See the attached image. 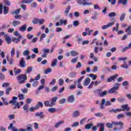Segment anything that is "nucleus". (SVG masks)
<instances>
[{
  "mask_svg": "<svg viewBox=\"0 0 131 131\" xmlns=\"http://www.w3.org/2000/svg\"><path fill=\"white\" fill-rule=\"evenodd\" d=\"M46 36H47V34H46L45 33L42 34L40 37V40H39L40 42H41V41H42V39H43V38H45V37H46Z\"/></svg>",
  "mask_w": 131,
  "mask_h": 131,
  "instance_id": "nucleus-46",
  "label": "nucleus"
},
{
  "mask_svg": "<svg viewBox=\"0 0 131 131\" xmlns=\"http://www.w3.org/2000/svg\"><path fill=\"white\" fill-rule=\"evenodd\" d=\"M48 111L50 113H55L57 112V110H56V108H55L54 107H52V108H49L48 109Z\"/></svg>",
  "mask_w": 131,
  "mask_h": 131,
  "instance_id": "nucleus-34",
  "label": "nucleus"
},
{
  "mask_svg": "<svg viewBox=\"0 0 131 131\" xmlns=\"http://www.w3.org/2000/svg\"><path fill=\"white\" fill-rule=\"evenodd\" d=\"M11 91H12V88L10 87L7 88L6 90V95H10V92H11Z\"/></svg>",
  "mask_w": 131,
  "mask_h": 131,
  "instance_id": "nucleus-47",
  "label": "nucleus"
},
{
  "mask_svg": "<svg viewBox=\"0 0 131 131\" xmlns=\"http://www.w3.org/2000/svg\"><path fill=\"white\" fill-rule=\"evenodd\" d=\"M58 98L57 97H53L51 99V106L53 107V106H55L56 105V102H57V100H58Z\"/></svg>",
  "mask_w": 131,
  "mask_h": 131,
  "instance_id": "nucleus-12",
  "label": "nucleus"
},
{
  "mask_svg": "<svg viewBox=\"0 0 131 131\" xmlns=\"http://www.w3.org/2000/svg\"><path fill=\"white\" fill-rule=\"evenodd\" d=\"M67 25V20H63V19H60V26H62V25Z\"/></svg>",
  "mask_w": 131,
  "mask_h": 131,
  "instance_id": "nucleus-30",
  "label": "nucleus"
},
{
  "mask_svg": "<svg viewBox=\"0 0 131 131\" xmlns=\"http://www.w3.org/2000/svg\"><path fill=\"white\" fill-rule=\"evenodd\" d=\"M124 114H119L117 116V118L118 119H120V118H124Z\"/></svg>",
  "mask_w": 131,
  "mask_h": 131,
  "instance_id": "nucleus-58",
  "label": "nucleus"
},
{
  "mask_svg": "<svg viewBox=\"0 0 131 131\" xmlns=\"http://www.w3.org/2000/svg\"><path fill=\"white\" fill-rule=\"evenodd\" d=\"M121 67L125 69H128V64L126 63V61H123V64L121 65Z\"/></svg>",
  "mask_w": 131,
  "mask_h": 131,
  "instance_id": "nucleus-26",
  "label": "nucleus"
},
{
  "mask_svg": "<svg viewBox=\"0 0 131 131\" xmlns=\"http://www.w3.org/2000/svg\"><path fill=\"white\" fill-rule=\"evenodd\" d=\"M113 125H115V126L119 125V126H120V128L115 127L114 130L116 131L121 130V129H124V127H123L124 126V123L121 121L112 122V123L107 122L106 123V126L108 128H112V127H113Z\"/></svg>",
  "mask_w": 131,
  "mask_h": 131,
  "instance_id": "nucleus-1",
  "label": "nucleus"
},
{
  "mask_svg": "<svg viewBox=\"0 0 131 131\" xmlns=\"http://www.w3.org/2000/svg\"><path fill=\"white\" fill-rule=\"evenodd\" d=\"M3 13L4 15H6V14H8L9 13V8L7 7L6 6H4L3 7Z\"/></svg>",
  "mask_w": 131,
  "mask_h": 131,
  "instance_id": "nucleus-28",
  "label": "nucleus"
},
{
  "mask_svg": "<svg viewBox=\"0 0 131 131\" xmlns=\"http://www.w3.org/2000/svg\"><path fill=\"white\" fill-rule=\"evenodd\" d=\"M10 55L11 57H14L15 55V48H12L11 51L10 52Z\"/></svg>",
  "mask_w": 131,
  "mask_h": 131,
  "instance_id": "nucleus-51",
  "label": "nucleus"
},
{
  "mask_svg": "<svg viewBox=\"0 0 131 131\" xmlns=\"http://www.w3.org/2000/svg\"><path fill=\"white\" fill-rule=\"evenodd\" d=\"M76 72H71L69 74V77H70V78H75L76 76Z\"/></svg>",
  "mask_w": 131,
  "mask_h": 131,
  "instance_id": "nucleus-21",
  "label": "nucleus"
},
{
  "mask_svg": "<svg viewBox=\"0 0 131 131\" xmlns=\"http://www.w3.org/2000/svg\"><path fill=\"white\" fill-rule=\"evenodd\" d=\"M32 69H33V67H28L27 71H26V73H30V72L32 71Z\"/></svg>",
  "mask_w": 131,
  "mask_h": 131,
  "instance_id": "nucleus-41",
  "label": "nucleus"
},
{
  "mask_svg": "<svg viewBox=\"0 0 131 131\" xmlns=\"http://www.w3.org/2000/svg\"><path fill=\"white\" fill-rule=\"evenodd\" d=\"M33 2V0H23L21 4H31Z\"/></svg>",
  "mask_w": 131,
  "mask_h": 131,
  "instance_id": "nucleus-32",
  "label": "nucleus"
},
{
  "mask_svg": "<svg viewBox=\"0 0 131 131\" xmlns=\"http://www.w3.org/2000/svg\"><path fill=\"white\" fill-rule=\"evenodd\" d=\"M39 21V18H34L32 21L33 24H38Z\"/></svg>",
  "mask_w": 131,
  "mask_h": 131,
  "instance_id": "nucleus-39",
  "label": "nucleus"
},
{
  "mask_svg": "<svg viewBox=\"0 0 131 131\" xmlns=\"http://www.w3.org/2000/svg\"><path fill=\"white\" fill-rule=\"evenodd\" d=\"M21 38H22V36L19 35V37H18L17 38H14L12 39V41H13L14 42H15L16 43H18V42H19L20 39H21Z\"/></svg>",
  "mask_w": 131,
  "mask_h": 131,
  "instance_id": "nucleus-20",
  "label": "nucleus"
},
{
  "mask_svg": "<svg viewBox=\"0 0 131 131\" xmlns=\"http://www.w3.org/2000/svg\"><path fill=\"white\" fill-rule=\"evenodd\" d=\"M57 62H58V60L57 59H54L52 61V62L51 64L52 67H55V66H56V65H57Z\"/></svg>",
  "mask_w": 131,
  "mask_h": 131,
  "instance_id": "nucleus-36",
  "label": "nucleus"
},
{
  "mask_svg": "<svg viewBox=\"0 0 131 131\" xmlns=\"http://www.w3.org/2000/svg\"><path fill=\"white\" fill-rule=\"evenodd\" d=\"M21 24V21L19 20H14L12 22V25L14 27H16V26H18V25H20Z\"/></svg>",
  "mask_w": 131,
  "mask_h": 131,
  "instance_id": "nucleus-17",
  "label": "nucleus"
},
{
  "mask_svg": "<svg viewBox=\"0 0 131 131\" xmlns=\"http://www.w3.org/2000/svg\"><path fill=\"white\" fill-rule=\"evenodd\" d=\"M18 98L20 101H22V100H24V95L22 94H19L18 95Z\"/></svg>",
  "mask_w": 131,
  "mask_h": 131,
  "instance_id": "nucleus-43",
  "label": "nucleus"
},
{
  "mask_svg": "<svg viewBox=\"0 0 131 131\" xmlns=\"http://www.w3.org/2000/svg\"><path fill=\"white\" fill-rule=\"evenodd\" d=\"M14 18L16 20H20V19H22V15H15Z\"/></svg>",
  "mask_w": 131,
  "mask_h": 131,
  "instance_id": "nucleus-50",
  "label": "nucleus"
},
{
  "mask_svg": "<svg viewBox=\"0 0 131 131\" xmlns=\"http://www.w3.org/2000/svg\"><path fill=\"white\" fill-rule=\"evenodd\" d=\"M128 2V0H119L118 4H122V5H123V6H125L127 5Z\"/></svg>",
  "mask_w": 131,
  "mask_h": 131,
  "instance_id": "nucleus-22",
  "label": "nucleus"
},
{
  "mask_svg": "<svg viewBox=\"0 0 131 131\" xmlns=\"http://www.w3.org/2000/svg\"><path fill=\"white\" fill-rule=\"evenodd\" d=\"M129 111L130 110V107L128 106V104H124L121 106V109L117 108L116 110L112 109L110 111V112H114V113H116V112H121V111Z\"/></svg>",
  "mask_w": 131,
  "mask_h": 131,
  "instance_id": "nucleus-2",
  "label": "nucleus"
},
{
  "mask_svg": "<svg viewBox=\"0 0 131 131\" xmlns=\"http://www.w3.org/2000/svg\"><path fill=\"white\" fill-rule=\"evenodd\" d=\"M35 106H36L37 110L39 109V108H42L43 107V103L41 102H38Z\"/></svg>",
  "mask_w": 131,
  "mask_h": 131,
  "instance_id": "nucleus-19",
  "label": "nucleus"
},
{
  "mask_svg": "<svg viewBox=\"0 0 131 131\" xmlns=\"http://www.w3.org/2000/svg\"><path fill=\"white\" fill-rule=\"evenodd\" d=\"M73 25L75 27L78 26L79 25V22L78 20H76L73 22Z\"/></svg>",
  "mask_w": 131,
  "mask_h": 131,
  "instance_id": "nucleus-62",
  "label": "nucleus"
},
{
  "mask_svg": "<svg viewBox=\"0 0 131 131\" xmlns=\"http://www.w3.org/2000/svg\"><path fill=\"white\" fill-rule=\"evenodd\" d=\"M102 91L101 89H97L96 90L97 93H99L100 97H104V96L107 95V91H104L103 92H100Z\"/></svg>",
  "mask_w": 131,
  "mask_h": 131,
  "instance_id": "nucleus-10",
  "label": "nucleus"
},
{
  "mask_svg": "<svg viewBox=\"0 0 131 131\" xmlns=\"http://www.w3.org/2000/svg\"><path fill=\"white\" fill-rule=\"evenodd\" d=\"M116 16V13L115 12H111L108 14V17H115Z\"/></svg>",
  "mask_w": 131,
  "mask_h": 131,
  "instance_id": "nucleus-55",
  "label": "nucleus"
},
{
  "mask_svg": "<svg viewBox=\"0 0 131 131\" xmlns=\"http://www.w3.org/2000/svg\"><path fill=\"white\" fill-rule=\"evenodd\" d=\"M80 114V113L78 111H76L73 112V117H77Z\"/></svg>",
  "mask_w": 131,
  "mask_h": 131,
  "instance_id": "nucleus-38",
  "label": "nucleus"
},
{
  "mask_svg": "<svg viewBox=\"0 0 131 131\" xmlns=\"http://www.w3.org/2000/svg\"><path fill=\"white\" fill-rule=\"evenodd\" d=\"M16 100H18V97L16 96H13L12 97V100L9 101V104H12V105H15V106L13 107V109H20L21 105L18 102H16Z\"/></svg>",
  "mask_w": 131,
  "mask_h": 131,
  "instance_id": "nucleus-4",
  "label": "nucleus"
},
{
  "mask_svg": "<svg viewBox=\"0 0 131 131\" xmlns=\"http://www.w3.org/2000/svg\"><path fill=\"white\" fill-rule=\"evenodd\" d=\"M89 76L90 77H92L93 80H96V79H97V76L96 75H95L94 74H90L89 75Z\"/></svg>",
  "mask_w": 131,
  "mask_h": 131,
  "instance_id": "nucleus-40",
  "label": "nucleus"
},
{
  "mask_svg": "<svg viewBox=\"0 0 131 131\" xmlns=\"http://www.w3.org/2000/svg\"><path fill=\"white\" fill-rule=\"evenodd\" d=\"M38 84V81H36L33 82L32 85V86H33V88H35V86H37Z\"/></svg>",
  "mask_w": 131,
  "mask_h": 131,
  "instance_id": "nucleus-61",
  "label": "nucleus"
},
{
  "mask_svg": "<svg viewBox=\"0 0 131 131\" xmlns=\"http://www.w3.org/2000/svg\"><path fill=\"white\" fill-rule=\"evenodd\" d=\"M45 107H52L51 103L50 104V101L47 100L44 102Z\"/></svg>",
  "mask_w": 131,
  "mask_h": 131,
  "instance_id": "nucleus-31",
  "label": "nucleus"
},
{
  "mask_svg": "<svg viewBox=\"0 0 131 131\" xmlns=\"http://www.w3.org/2000/svg\"><path fill=\"white\" fill-rule=\"evenodd\" d=\"M5 39L6 41L7 42L8 45H10L11 43V41H12V40L11 39V37L9 36L8 34H5Z\"/></svg>",
  "mask_w": 131,
  "mask_h": 131,
  "instance_id": "nucleus-14",
  "label": "nucleus"
},
{
  "mask_svg": "<svg viewBox=\"0 0 131 131\" xmlns=\"http://www.w3.org/2000/svg\"><path fill=\"white\" fill-rule=\"evenodd\" d=\"M70 55L72 57H75V56H78V52H77L74 50H72L70 52Z\"/></svg>",
  "mask_w": 131,
  "mask_h": 131,
  "instance_id": "nucleus-25",
  "label": "nucleus"
},
{
  "mask_svg": "<svg viewBox=\"0 0 131 131\" xmlns=\"http://www.w3.org/2000/svg\"><path fill=\"white\" fill-rule=\"evenodd\" d=\"M77 60H78V57H76L73 58L71 60V63H73V64H75V63L76 62H77Z\"/></svg>",
  "mask_w": 131,
  "mask_h": 131,
  "instance_id": "nucleus-44",
  "label": "nucleus"
},
{
  "mask_svg": "<svg viewBox=\"0 0 131 131\" xmlns=\"http://www.w3.org/2000/svg\"><path fill=\"white\" fill-rule=\"evenodd\" d=\"M66 102V98H62L59 100V104H64Z\"/></svg>",
  "mask_w": 131,
  "mask_h": 131,
  "instance_id": "nucleus-57",
  "label": "nucleus"
},
{
  "mask_svg": "<svg viewBox=\"0 0 131 131\" xmlns=\"http://www.w3.org/2000/svg\"><path fill=\"white\" fill-rule=\"evenodd\" d=\"M69 89L70 90H74L76 89V85L75 84L71 85L69 86Z\"/></svg>",
  "mask_w": 131,
  "mask_h": 131,
  "instance_id": "nucleus-53",
  "label": "nucleus"
},
{
  "mask_svg": "<svg viewBox=\"0 0 131 131\" xmlns=\"http://www.w3.org/2000/svg\"><path fill=\"white\" fill-rule=\"evenodd\" d=\"M6 59L9 65H14V58H13V57H9V56H7Z\"/></svg>",
  "mask_w": 131,
  "mask_h": 131,
  "instance_id": "nucleus-11",
  "label": "nucleus"
},
{
  "mask_svg": "<svg viewBox=\"0 0 131 131\" xmlns=\"http://www.w3.org/2000/svg\"><path fill=\"white\" fill-rule=\"evenodd\" d=\"M127 50H129V48L128 47V46H127V47H125V48H124L122 50L121 52H122V53H125V52H126V51H127Z\"/></svg>",
  "mask_w": 131,
  "mask_h": 131,
  "instance_id": "nucleus-63",
  "label": "nucleus"
},
{
  "mask_svg": "<svg viewBox=\"0 0 131 131\" xmlns=\"http://www.w3.org/2000/svg\"><path fill=\"white\" fill-rule=\"evenodd\" d=\"M125 99L122 97H118L117 98L118 102L119 103H123V102H124Z\"/></svg>",
  "mask_w": 131,
  "mask_h": 131,
  "instance_id": "nucleus-45",
  "label": "nucleus"
},
{
  "mask_svg": "<svg viewBox=\"0 0 131 131\" xmlns=\"http://www.w3.org/2000/svg\"><path fill=\"white\" fill-rule=\"evenodd\" d=\"M39 79H40V74H38L35 79L31 78L30 80V82H32L35 80H39Z\"/></svg>",
  "mask_w": 131,
  "mask_h": 131,
  "instance_id": "nucleus-23",
  "label": "nucleus"
},
{
  "mask_svg": "<svg viewBox=\"0 0 131 131\" xmlns=\"http://www.w3.org/2000/svg\"><path fill=\"white\" fill-rule=\"evenodd\" d=\"M125 13H122L121 14V15L120 17V21H123V20H124L125 18Z\"/></svg>",
  "mask_w": 131,
  "mask_h": 131,
  "instance_id": "nucleus-42",
  "label": "nucleus"
},
{
  "mask_svg": "<svg viewBox=\"0 0 131 131\" xmlns=\"http://www.w3.org/2000/svg\"><path fill=\"white\" fill-rule=\"evenodd\" d=\"M64 84V79L62 78H60L59 79V85H63Z\"/></svg>",
  "mask_w": 131,
  "mask_h": 131,
  "instance_id": "nucleus-52",
  "label": "nucleus"
},
{
  "mask_svg": "<svg viewBox=\"0 0 131 131\" xmlns=\"http://www.w3.org/2000/svg\"><path fill=\"white\" fill-rule=\"evenodd\" d=\"M86 120V118H84L81 119V120L80 121V125H82L84 122H85V121Z\"/></svg>",
  "mask_w": 131,
  "mask_h": 131,
  "instance_id": "nucleus-56",
  "label": "nucleus"
},
{
  "mask_svg": "<svg viewBox=\"0 0 131 131\" xmlns=\"http://www.w3.org/2000/svg\"><path fill=\"white\" fill-rule=\"evenodd\" d=\"M52 72V69L49 68L44 71L45 74H49Z\"/></svg>",
  "mask_w": 131,
  "mask_h": 131,
  "instance_id": "nucleus-48",
  "label": "nucleus"
},
{
  "mask_svg": "<svg viewBox=\"0 0 131 131\" xmlns=\"http://www.w3.org/2000/svg\"><path fill=\"white\" fill-rule=\"evenodd\" d=\"M118 77V74H115L113 76H111L109 78H108L106 80L107 82H112V81H115V79Z\"/></svg>",
  "mask_w": 131,
  "mask_h": 131,
  "instance_id": "nucleus-6",
  "label": "nucleus"
},
{
  "mask_svg": "<svg viewBox=\"0 0 131 131\" xmlns=\"http://www.w3.org/2000/svg\"><path fill=\"white\" fill-rule=\"evenodd\" d=\"M29 110L31 111V112H34V111L37 110V108H36V107L35 105L34 107H30Z\"/></svg>",
  "mask_w": 131,
  "mask_h": 131,
  "instance_id": "nucleus-54",
  "label": "nucleus"
},
{
  "mask_svg": "<svg viewBox=\"0 0 131 131\" xmlns=\"http://www.w3.org/2000/svg\"><path fill=\"white\" fill-rule=\"evenodd\" d=\"M115 22L113 21L112 23H109L106 25H103L102 26L101 28L103 30H105V29H107V28H109V27H111L112 26H113V25L115 24Z\"/></svg>",
  "mask_w": 131,
  "mask_h": 131,
  "instance_id": "nucleus-7",
  "label": "nucleus"
},
{
  "mask_svg": "<svg viewBox=\"0 0 131 131\" xmlns=\"http://www.w3.org/2000/svg\"><path fill=\"white\" fill-rule=\"evenodd\" d=\"M125 32L127 33V35H131V27H128V28H127L125 30Z\"/></svg>",
  "mask_w": 131,
  "mask_h": 131,
  "instance_id": "nucleus-29",
  "label": "nucleus"
},
{
  "mask_svg": "<svg viewBox=\"0 0 131 131\" xmlns=\"http://www.w3.org/2000/svg\"><path fill=\"white\" fill-rule=\"evenodd\" d=\"M75 100V98L73 95L70 96L68 98V101L69 102V103H73Z\"/></svg>",
  "mask_w": 131,
  "mask_h": 131,
  "instance_id": "nucleus-16",
  "label": "nucleus"
},
{
  "mask_svg": "<svg viewBox=\"0 0 131 131\" xmlns=\"http://www.w3.org/2000/svg\"><path fill=\"white\" fill-rule=\"evenodd\" d=\"M115 84L116 86L111 88L107 91V94H114V93L116 92V91H118V90H119V83H116Z\"/></svg>",
  "mask_w": 131,
  "mask_h": 131,
  "instance_id": "nucleus-5",
  "label": "nucleus"
},
{
  "mask_svg": "<svg viewBox=\"0 0 131 131\" xmlns=\"http://www.w3.org/2000/svg\"><path fill=\"white\" fill-rule=\"evenodd\" d=\"M97 127H99V131H105V124L103 123H99L97 124Z\"/></svg>",
  "mask_w": 131,
  "mask_h": 131,
  "instance_id": "nucleus-9",
  "label": "nucleus"
},
{
  "mask_svg": "<svg viewBox=\"0 0 131 131\" xmlns=\"http://www.w3.org/2000/svg\"><path fill=\"white\" fill-rule=\"evenodd\" d=\"M5 75L2 73H0V79L1 80H5Z\"/></svg>",
  "mask_w": 131,
  "mask_h": 131,
  "instance_id": "nucleus-60",
  "label": "nucleus"
},
{
  "mask_svg": "<svg viewBox=\"0 0 131 131\" xmlns=\"http://www.w3.org/2000/svg\"><path fill=\"white\" fill-rule=\"evenodd\" d=\"M35 116H36V117H38V116H39L40 118H43V112H41L40 113H36L35 114Z\"/></svg>",
  "mask_w": 131,
  "mask_h": 131,
  "instance_id": "nucleus-24",
  "label": "nucleus"
},
{
  "mask_svg": "<svg viewBox=\"0 0 131 131\" xmlns=\"http://www.w3.org/2000/svg\"><path fill=\"white\" fill-rule=\"evenodd\" d=\"M29 107V105L28 104H25L23 108L24 109V111H26V113H28V108Z\"/></svg>",
  "mask_w": 131,
  "mask_h": 131,
  "instance_id": "nucleus-27",
  "label": "nucleus"
},
{
  "mask_svg": "<svg viewBox=\"0 0 131 131\" xmlns=\"http://www.w3.org/2000/svg\"><path fill=\"white\" fill-rule=\"evenodd\" d=\"M27 29V24H25L22 26L19 27L20 31H25Z\"/></svg>",
  "mask_w": 131,
  "mask_h": 131,
  "instance_id": "nucleus-18",
  "label": "nucleus"
},
{
  "mask_svg": "<svg viewBox=\"0 0 131 131\" xmlns=\"http://www.w3.org/2000/svg\"><path fill=\"white\" fill-rule=\"evenodd\" d=\"M63 123H64V121H60L55 124V127H56V128H57L59 127V126H60V125H61V124H63Z\"/></svg>",
  "mask_w": 131,
  "mask_h": 131,
  "instance_id": "nucleus-35",
  "label": "nucleus"
},
{
  "mask_svg": "<svg viewBox=\"0 0 131 131\" xmlns=\"http://www.w3.org/2000/svg\"><path fill=\"white\" fill-rule=\"evenodd\" d=\"M86 2H89V0H77V3L80 5V6H81V5H82L83 6H86L88 5H90V4Z\"/></svg>",
  "mask_w": 131,
  "mask_h": 131,
  "instance_id": "nucleus-8",
  "label": "nucleus"
},
{
  "mask_svg": "<svg viewBox=\"0 0 131 131\" xmlns=\"http://www.w3.org/2000/svg\"><path fill=\"white\" fill-rule=\"evenodd\" d=\"M19 65L21 68H25L26 66V63H25V61L24 60V58L22 57L20 59V61L19 62Z\"/></svg>",
  "mask_w": 131,
  "mask_h": 131,
  "instance_id": "nucleus-13",
  "label": "nucleus"
},
{
  "mask_svg": "<svg viewBox=\"0 0 131 131\" xmlns=\"http://www.w3.org/2000/svg\"><path fill=\"white\" fill-rule=\"evenodd\" d=\"M71 9V7H68L66 9V10L64 11V13L67 15L69 13V11H70V9Z\"/></svg>",
  "mask_w": 131,
  "mask_h": 131,
  "instance_id": "nucleus-59",
  "label": "nucleus"
},
{
  "mask_svg": "<svg viewBox=\"0 0 131 131\" xmlns=\"http://www.w3.org/2000/svg\"><path fill=\"white\" fill-rule=\"evenodd\" d=\"M19 84H23L25 83L26 80H27V76L26 74H20L16 77Z\"/></svg>",
  "mask_w": 131,
  "mask_h": 131,
  "instance_id": "nucleus-3",
  "label": "nucleus"
},
{
  "mask_svg": "<svg viewBox=\"0 0 131 131\" xmlns=\"http://www.w3.org/2000/svg\"><path fill=\"white\" fill-rule=\"evenodd\" d=\"M101 81H92L91 83H92V85H95V86H97L99 83H101Z\"/></svg>",
  "mask_w": 131,
  "mask_h": 131,
  "instance_id": "nucleus-37",
  "label": "nucleus"
},
{
  "mask_svg": "<svg viewBox=\"0 0 131 131\" xmlns=\"http://www.w3.org/2000/svg\"><path fill=\"white\" fill-rule=\"evenodd\" d=\"M78 125H79V122H75L71 125V127H75L76 126H78Z\"/></svg>",
  "mask_w": 131,
  "mask_h": 131,
  "instance_id": "nucleus-49",
  "label": "nucleus"
},
{
  "mask_svg": "<svg viewBox=\"0 0 131 131\" xmlns=\"http://www.w3.org/2000/svg\"><path fill=\"white\" fill-rule=\"evenodd\" d=\"M23 55H24V56H28V55H29V51L26 50V51H24Z\"/></svg>",
  "mask_w": 131,
  "mask_h": 131,
  "instance_id": "nucleus-64",
  "label": "nucleus"
},
{
  "mask_svg": "<svg viewBox=\"0 0 131 131\" xmlns=\"http://www.w3.org/2000/svg\"><path fill=\"white\" fill-rule=\"evenodd\" d=\"M90 82H91V79L89 77H86L84 81V85L85 86H87L90 84Z\"/></svg>",
  "mask_w": 131,
  "mask_h": 131,
  "instance_id": "nucleus-15",
  "label": "nucleus"
},
{
  "mask_svg": "<svg viewBox=\"0 0 131 131\" xmlns=\"http://www.w3.org/2000/svg\"><path fill=\"white\" fill-rule=\"evenodd\" d=\"M92 127H93V124L92 123L87 124L85 125V128L86 129H91Z\"/></svg>",
  "mask_w": 131,
  "mask_h": 131,
  "instance_id": "nucleus-33",
  "label": "nucleus"
}]
</instances>
